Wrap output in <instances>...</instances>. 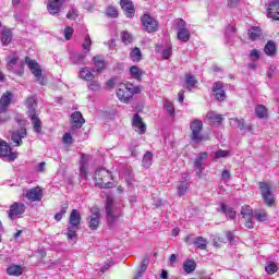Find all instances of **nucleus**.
Masks as SVG:
<instances>
[{
    "label": "nucleus",
    "instance_id": "338daca9",
    "mask_svg": "<svg viewBox=\"0 0 279 279\" xmlns=\"http://www.w3.org/2000/svg\"><path fill=\"white\" fill-rule=\"evenodd\" d=\"M240 0H228L229 8H239Z\"/></svg>",
    "mask_w": 279,
    "mask_h": 279
},
{
    "label": "nucleus",
    "instance_id": "b1692460",
    "mask_svg": "<svg viewBox=\"0 0 279 279\" xmlns=\"http://www.w3.org/2000/svg\"><path fill=\"white\" fill-rule=\"evenodd\" d=\"M217 210L226 215L228 219H234V217H236V211L232 207L226 206V203H221Z\"/></svg>",
    "mask_w": 279,
    "mask_h": 279
},
{
    "label": "nucleus",
    "instance_id": "5fc2aeb1",
    "mask_svg": "<svg viewBox=\"0 0 279 279\" xmlns=\"http://www.w3.org/2000/svg\"><path fill=\"white\" fill-rule=\"evenodd\" d=\"M189 190V183L185 181H182L180 185L178 186V194L182 197L184 193Z\"/></svg>",
    "mask_w": 279,
    "mask_h": 279
},
{
    "label": "nucleus",
    "instance_id": "864d4df0",
    "mask_svg": "<svg viewBox=\"0 0 279 279\" xmlns=\"http://www.w3.org/2000/svg\"><path fill=\"white\" fill-rule=\"evenodd\" d=\"M106 14H107V16H110L111 19H117V16H119V11L114 7H108Z\"/></svg>",
    "mask_w": 279,
    "mask_h": 279
},
{
    "label": "nucleus",
    "instance_id": "aec40b11",
    "mask_svg": "<svg viewBox=\"0 0 279 279\" xmlns=\"http://www.w3.org/2000/svg\"><path fill=\"white\" fill-rule=\"evenodd\" d=\"M120 5L125 14V16L128 19H133L134 16V3L132 2V0H121Z\"/></svg>",
    "mask_w": 279,
    "mask_h": 279
},
{
    "label": "nucleus",
    "instance_id": "4be33fe9",
    "mask_svg": "<svg viewBox=\"0 0 279 279\" xmlns=\"http://www.w3.org/2000/svg\"><path fill=\"white\" fill-rule=\"evenodd\" d=\"M231 125H233L234 128H239V130L244 133L252 132V130H254L252 128V124H245V120L239 118L231 119Z\"/></svg>",
    "mask_w": 279,
    "mask_h": 279
},
{
    "label": "nucleus",
    "instance_id": "3c124183",
    "mask_svg": "<svg viewBox=\"0 0 279 279\" xmlns=\"http://www.w3.org/2000/svg\"><path fill=\"white\" fill-rule=\"evenodd\" d=\"M265 269L271 276V275L276 274V271H278V266L276 265V263L270 262L267 264Z\"/></svg>",
    "mask_w": 279,
    "mask_h": 279
},
{
    "label": "nucleus",
    "instance_id": "4468645a",
    "mask_svg": "<svg viewBox=\"0 0 279 279\" xmlns=\"http://www.w3.org/2000/svg\"><path fill=\"white\" fill-rule=\"evenodd\" d=\"M71 132L72 134L75 132V130H80L84 123H86V120H84V116H82V112L75 111L71 114Z\"/></svg>",
    "mask_w": 279,
    "mask_h": 279
},
{
    "label": "nucleus",
    "instance_id": "8fccbe9b",
    "mask_svg": "<svg viewBox=\"0 0 279 279\" xmlns=\"http://www.w3.org/2000/svg\"><path fill=\"white\" fill-rule=\"evenodd\" d=\"M121 38H122V43H124V45H130V43H132V40H134V38L132 37V34H130L128 32H122Z\"/></svg>",
    "mask_w": 279,
    "mask_h": 279
},
{
    "label": "nucleus",
    "instance_id": "f3484780",
    "mask_svg": "<svg viewBox=\"0 0 279 279\" xmlns=\"http://www.w3.org/2000/svg\"><path fill=\"white\" fill-rule=\"evenodd\" d=\"M213 93L214 97L217 99V101H225L226 100V90H223V83L222 82H216L213 86Z\"/></svg>",
    "mask_w": 279,
    "mask_h": 279
},
{
    "label": "nucleus",
    "instance_id": "09e8293b",
    "mask_svg": "<svg viewBox=\"0 0 279 279\" xmlns=\"http://www.w3.org/2000/svg\"><path fill=\"white\" fill-rule=\"evenodd\" d=\"M8 70L14 71V66H16V62H19V57H8Z\"/></svg>",
    "mask_w": 279,
    "mask_h": 279
},
{
    "label": "nucleus",
    "instance_id": "e433bc0d",
    "mask_svg": "<svg viewBox=\"0 0 279 279\" xmlns=\"http://www.w3.org/2000/svg\"><path fill=\"white\" fill-rule=\"evenodd\" d=\"M241 215H242L243 219H250V218L254 217V209H252L250 207V205H244V206H242Z\"/></svg>",
    "mask_w": 279,
    "mask_h": 279
},
{
    "label": "nucleus",
    "instance_id": "4c0bfd02",
    "mask_svg": "<svg viewBox=\"0 0 279 279\" xmlns=\"http://www.w3.org/2000/svg\"><path fill=\"white\" fill-rule=\"evenodd\" d=\"M185 84L187 86V90H193V88L197 84V80H195V76H193V74H186L185 75Z\"/></svg>",
    "mask_w": 279,
    "mask_h": 279
},
{
    "label": "nucleus",
    "instance_id": "412c9836",
    "mask_svg": "<svg viewBox=\"0 0 279 279\" xmlns=\"http://www.w3.org/2000/svg\"><path fill=\"white\" fill-rule=\"evenodd\" d=\"M10 104H12V93L5 92L0 98V114L8 111Z\"/></svg>",
    "mask_w": 279,
    "mask_h": 279
},
{
    "label": "nucleus",
    "instance_id": "2eb2a0df",
    "mask_svg": "<svg viewBox=\"0 0 279 279\" xmlns=\"http://www.w3.org/2000/svg\"><path fill=\"white\" fill-rule=\"evenodd\" d=\"M27 136V129L21 128L17 131L13 132L11 135V141L16 145V147H21L23 145V138Z\"/></svg>",
    "mask_w": 279,
    "mask_h": 279
},
{
    "label": "nucleus",
    "instance_id": "37998d69",
    "mask_svg": "<svg viewBox=\"0 0 279 279\" xmlns=\"http://www.w3.org/2000/svg\"><path fill=\"white\" fill-rule=\"evenodd\" d=\"M198 250H206L208 246V241L202 236H197L193 242Z\"/></svg>",
    "mask_w": 279,
    "mask_h": 279
},
{
    "label": "nucleus",
    "instance_id": "393cba45",
    "mask_svg": "<svg viewBox=\"0 0 279 279\" xmlns=\"http://www.w3.org/2000/svg\"><path fill=\"white\" fill-rule=\"evenodd\" d=\"M72 64H86V53L84 52H72L70 54Z\"/></svg>",
    "mask_w": 279,
    "mask_h": 279
},
{
    "label": "nucleus",
    "instance_id": "c9c22d12",
    "mask_svg": "<svg viewBox=\"0 0 279 279\" xmlns=\"http://www.w3.org/2000/svg\"><path fill=\"white\" fill-rule=\"evenodd\" d=\"M260 36H263V33L258 26H254L253 28L248 29V38L251 40H258Z\"/></svg>",
    "mask_w": 279,
    "mask_h": 279
},
{
    "label": "nucleus",
    "instance_id": "c03bdc74",
    "mask_svg": "<svg viewBox=\"0 0 279 279\" xmlns=\"http://www.w3.org/2000/svg\"><path fill=\"white\" fill-rule=\"evenodd\" d=\"M267 56H274L276 53V43L269 40L264 49Z\"/></svg>",
    "mask_w": 279,
    "mask_h": 279
},
{
    "label": "nucleus",
    "instance_id": "7ed1b4c3",
    "mask_svg": "<svg viewBox=\"0 0 279 279\" xmlns=\"http://www.w3.org/2000/svg\"><path fill=\"white\" fill-rule=\"evenodd\" d=\"M94 180L98 189H112V182H110V180H112V173H110L106 168L97 169Z\"/></svg>",
    "mask_w": 279,
    "mask_h": 279
},
{
    "label": "nucleus",
    "instance_id": "a211bd4d",
    "mask_svg": "<svg viewBox=\"0 0 279 279\" xmlns=\"http://www.w3.org/2000/svg\"><path fill=\"white\" fill-rule=\"evenodd\" d=\"M132 124H133L135 132H137V134H145V132H147V125H145L143 123V118H141V116H138V113H136L133 117Z\"/></svg>",
    "mask_w": 279,
    "mask_h": 279
},
{
    "label": "nucleus",
    "instance_id": "0e129e2a",
    "mask_svg": "<svg viewBox=\"0 0 279 279\" xmlns=\"http://www.w3.org/2000/svg\"><path fill=\"white\" fill-rule=\"evenodd\" d=\"M15 121H16V123H19V125H22V128L25 126V119L23 118V116L16 114Z\"/></svg>",
    "mask_w": 279,
    "mask_h": 279
},
{
    "label": "nucleus",
    "instance_id": "de8ad7c7",
    "mask_svg": "<svg viewBox=\"0 0 279 279\" xmlns=\"http://www.w3.org/2000/svg\"><path fill=\"white\" fill-rule=\"evenodd\" d=\"M87 88L89 90H94V92H97V90H101V84H99V81H89V83L87 84Z\"/></svg>",
    "mask_w": 279,
    "mask_h": 279
},
{
    "label": "nucleus",
    "instance_id": "052dcab7",
    "mask_svg": "<svg viewBox=\"0 0 279 279\" xmlns=\"http://www.w3.org/2000/svg\"><path fill=\"white\" fill-rule=\"evenodd\" d=\"M129 86H130V92L132 93V97H134V95H140V93L143 90V87L141 86L132 87L131 84H129Z\"/></svg>",
    "mask_w": 279,
    "mask_h": 279
},
{
    "label": "nucleus",
    "instance_id": "423d86ee",
    "mask_svg": "<svg viewBox=\"0 0 279 279\" xmlns=\"http://www.w3.org/2000/svg\"><path fill=\"white\" fill-rule=\"evenodd\" d=\"M259 191L266 206H274V193H271V183L270 182H259Z\"/></svg>",
    "mask_w": 279,
    "mask_h": 279
},
{
    "label": "nucleus",
    "instance_id": "6e6552de",
    "mask_svg": "<svg viewBox=\"0 0 279 279\" xmlns=\"http://www.w3.org/2000/svg\"><path fill=\"white\" fill-rule=\"evenodd\" d=\"M141 21L145 32H148V34L158 32V27H159L158 21L154 19L151 15H149L148 13H145L141 17Z\"/></svg>",
    "mask_w": 279,
    "mask_h": 279
},
{
    "label": "nucleus",
    "instance_id": "f704fd0d",
    "mask_svg": "<svg viewBox=\"0 0 279 279\" xmlns=\"http://www.w3.org/2000/svg\"><path fill=\"white\" fill-rule=\"evenodd\" d=\"M206 119L210 121V123H218L220 125L221 121H223V118L221 114H217L215 111H209L206 116Z\"/></svg>",
    "mask_w": 279,
    "mask_h": 279
},
{
    "label": "nucleus",
    "instance_id": "ddd939ff",
    "mask_svg": "<svg viewBox=\"0 0 279 279\" xmlns=\"http://www.w3.org/2000/svg\"><path fill=\"white\" fill-rule=\"evenodd\" d=\"M44 195L45 193L43 192V189H40V186L32 187L25 193V197L26 199H28V202H40Z\"/></svg>",
    "mask_w": 279,
    "mask_h": 279
},
{
    "label": "nucleus",
    "instance_id": "4d7b16f0",
    "mask_svg": "<svg viewBox=\"0 0 279 279\" xmlns=\"http://www.w3.org/2000/svg\"><path fill=\"white\" fill-rule=\"evenodd\" d=\"M73 32L75 31L71 26L64 28V36L66 40H71V38H73Z\"/></svg>",
    "mask_w": 279,
    "mask_h": 279
},
{
    "label": "nucleus",
    "instance_id": "dca6fc26",
    "mask_svg": "<svg viewBox=\"0 0 279 279\" xmlns=\"http://www.w3.org/2000/svg\"><path fill=\"white\" fill-rule=\"evenodd\" d=\"M23 213H25V204L13 203L8 211L9 219H14V217H19L20 215H23Z\"/></svg>",
    "mask_w": 279,
    "mask_h": 279
},
{
    "label": "nucleus",
    "instance_id": "603ef678",
    "mask_svg": "<svg viewBox=\"0 0 279 279\" xmlns=\"http://www.w3.org/2000/svg\"><path fill=\"white\" fill-rule=\"evenodd\" d=\"M165 108H166L167 112L170 114V117H174L175 108L173 107V104L171 101L166 100Z\"/></svg>",
    "mask_w": 279,
    "mask_h": 279
},
{
    "label": "nucleus",
    "instance_id": "f257e3e1",
    "mask_svg": "<svg viewBox=\"0 0 279 279\" xmlns=\"http://www.w3.org/2000/svg\"><path fill=\"white\" fill-rule=\"evenodd\" d=\"M122 204L116 203L112 196H107L105 210L107 214V222L109 226H114L121 217Z\"/></svg>",
    "mask_w": 279,
    "mask_h": 279
},
{
    "label": "nucleus",
    "instance_id": "13d9d810",
    "mask_svg": "<svg viewBox=\"0 0 279 279\" xmlns=\"http://www.w3.org/2000/svg\"><path fill=\"white\" fill-rule=\"evenodd\" d=\"M250 58L251 60H253V62H256V60H260V51L253 49L250 53Z\"/></svg>",
    "mask_w": 279,
    "mask_h": 279
},
{
    "label": "nucleus",
    "instance_id": "39448f33",
    "mask_svg": "<svg viewBox=\"0 0 279 279\" xmlns=\"http://www.w3.org/2000/svg\"><path fill=\"white\" fill-rule=\"evenodd\" d=\"M175 25L178 29V33H177L178 40H180L181 43H189V40H191V29L186 27V23L184 22V20L178 19L175 21Z\"/></svg>",
    "mask_w": 279,
    "mask_h": 279
},
{
    "label": "nucleus",
    "instance_id": "a18cd8bd",
    "mask_svg": "<svg viewBox=\"0 0 279 279\" xmlns=\"http://www.w3.org/2000/svg\"><path fill=\"white\" fill-rule=\"evenodd\" d=\"M92 46H93V40H90V36L87 35L82 45L84 53H88V51H90Z\"/></svg>",
    "mask_w": 279,
    "mask_h": 279
},
{
    "label": "nucleus",
    "instance_id": "a878e982",
    "mask_svg": "<svg viewBox=\"0 0 279 279\" xmlns=\"http://www.w3.org/2000/svg\"><path fill=\"white\" fill-rule=\"evenodd\" d=\"M28 117L32 121V124H33V128H34L35 132L37 134H40L43 132V122L40 121V118H38V114L31 113V114H28Z\"/></svg>",
    "mask_w": 279,
    "mask_h": 279
},
{
    "label": "nucleus",
    "instance_id": "69168bd1",
    "mask_svg": "<svg viewBox=\"0 0 279 279\" xmlns=\"http://www.w3.org/2000/svg\"><path fill=\"white\" fill-rule=\"evenodd\" d=\"M245 219V228H247L248 230H252L254 228V221L251 218H244Z\"/></svg>",
    "mask_w": 279,
    "mask_h": 279
},
{
    "label": "nucleus",
    "instance_id": "680f3d73",
    "mask_svg": "<svg viewBox=\"0 0 279 279\" xmlns=\"http://www.w3.org/2000/svg\"><path fill=\"white\" fill-rule=\"evenodd\" d=\"M171 56H172L171 47H167L166 49L162 50V58H165V60H169Z\"/></svg>",
    "mask_w": 279,
    "mask_h": 279
},
{
    "label": "nucleus",
    "instance_id": "f03ea898",
    "mask_svg": "<svg viewBox=\"0 0 279 279\" xmlns=\"http://www.w3.org/2000/svg\"><path fill=\"white\" fill-rule=\"evenodd\" d=\"M82 225V215L80 210L73 209L70 215V220L68 225L66 236L69 241H73L77 243V231L80 230V226Z\"/></svg>",
    "mask_w": 279,
    "mask_h": 279
},
{
    "label": "nucleus",
    "instance_id": "2f4dec72",
    "mask_svg": "<svg viewBox=\"0 0 279 279\" xmlns=\"http://www.w3.org/2000/svg\"><path fill=\"white\" fill-rule=\"evenodd\" d=\"M8 276H23V267L19 265H11L7 268Z\"/></svg>",
    "mask_w": 279,
    "mask_h": 279
},
{
    "label": "nucleus",
    "instance_id": "58836bf2",
    "mask_svg": "<svg viewBox=\"0 0 279 279\" xmlns=\"http://www.w3.org/2000/svg\"><path fill=\"white\" fill-rule=\"evenodd\" d=\"M196 267H197V264H195V260H186L183 263V269L185 274H193Z\"/></svg>",
    "mask_w": 279,
    "mask_h": 279
},
{
    "label": "nucleus",
    "instance_id": "20e7f679",
    "mask_svg": "<svg viewBox=\"0 0 279 279\" xmlns=\"http://www.w3.org/2000/svg\"><path fill=\"white\" fill-rule=\"evenodd\" d=\"M190 129L191 141H193V143H202V141H204V134H202V131L204 130V123L202 122V120H193L190 123Z\"/></svg>",
    "mask_w": 279,
    "mask_h": 279
},
{
    "label": "nucleus",
    "instance_id": "72a5a7b5",
    "mask_svg": "<svg viewBox=\"0 0 279 279\" xmlns=\"http://www.w3.org/2000/svg\"><path fill=\"white\" fill-rule=\"evenodd\" d=\"M130 58L132 62H141V60H143V52H141V48H133L130 52Z\"/></svg>",
    "mask_w": 279,
    "mask_h": 279
},
{
    "label": "nucleus",
    "instance_id": "1a4fd4ad",
    "mask_svg": "<svg viewBox=\"0 0 279 279\" xmlns=\"http://www.w3.org/2000/svg\"><path fill=\"white\" fill-rule=\"evenodd\" d=\"M25 62L26 64H28V68L31 69L33 75L36 77V81L45 85V78H43V70L40 69V65H38L36 60H32L26 57Z\"/></svg>",
    "mask_w": 279,
    "mask_h": 279
},
{
    "label": "nucleus",
    "instance_id": "473e14b6",
    "mask_svg": "<svg viewBox=\"0 0 279 279\" xmlns=\"http://www.w3.org/2000/svg\"><path fill=\"white\" fill-rule=\"evenodd\" d=\"M11 43H12V31L10 29L2 31L1 45H3V47H8V45H10Z\"/></svg>",
    "mask_w": 279,
    "mask_h": 279
},
{
    "label": "nucleus",
    "instance_id": "774afa93",
    "mask_svg": "<svg viewBox=\"0 0 279 279\" xmlns=\"http://www.w3.org/2000/svg\"><path fill=\"white\" fill-rule=\"evenodd\" d=\"M221 178L222 180H230V171L228 170L222 171Z\"/></svg>",
    "mask_w": 279,
    "mask_h": 279
},
{
    "label": "nucleus",
    "instance_id": "6ab92c4d",
    "mask_svg": "<svg viewBox=\"0 0 279 279\" xmlns=\"http://www.w3.org/2000/svg\"><path fill=\"white\" fill-rule=\"evenodd\" d=\"M63 5H64V0H49L47 10L49 14L54 16V14H58V12H60Z\"/></svg>",
    "mask_w": 279,
    "mask_h": 279
},
{
    "label": "nucleus",
    "instance_id": "a19ab883",
    "mask_svg": "<svg viewBox=\"0 0 279 279\" xmlns=\"http://www.w3.org/2000/svg\"><path fill=\"white\" fill-rule=\"evenodd\" d=\"M255 113L259 119H267V108L263 105H257L255 107Z\"/></svg>",
    "mask_w": 279,
    "mask_h": 279
},
{
    "label": "nucleus",
    "instance_id": "9d476101",
    "mask_svg": "<svg viewBox=\"0 0 279 279\" xmlns=\"http://www.w3.org/2000/svg\"><path fill=\"white\" fill-rule=\"evenodd\" d=\"M117 97L122 101V104H130V99H132V92L130 90V84L121 83L117 90Z\"/></svg>",
    "mask_w": 279,
    "mask_h": 279
},
{
    "label": "nucleus",
    "instance_id": "c756f323",
    "mask_svg": "<svg viewBox=\"0 0 279 279\" xmlns=\"http://www.w3.org/2000/svg\"><path fill=\"white\" fill-rule=\"evenodd\" d=\"M144 73L145 71H143L141 68L136 65H132L130 68V74L133 77V80H136V82H141Z\"/></svg>",
    "mask_w": 279,
    "mask_h": 279
},
{
    "label": "nucleus",
    "instance_id": "c85d7f7f",
    "mask_svg": "<svg viewBox=\"0 0 279 279\" xmlns=\"http://www.w3.org/2000/svg\"><path fill=\"white\" fill-rule=\"evenodd\" d=\"M93 60H94L96 72L101 73V71L106 69V60H104V57L101 56H95Z\"/></svg>",
    "mask_w": 279,
    "mask_h": 279
},
{
    "label": "nucleus",
    "instance_id": "e2e57ef3",
    "mask_svg": "<svg viewBox=\"0 0 279 279\" xmlns=\"http://www.w3.org/2000/svg\"><path fill=\"white\" fill-rule=\"evenodd\" d=\"M63 143L65 145H71L73 143V136L71 135V133H65L63 135Z\"/></svg>",
    "mask_w": 279,
    "mask_h": 279
},
{
    "label": "nucleus",
    "instance_id": "7c9ffc66",
    "mask_svg": "<svg viewBox=\"0 0 279 279\" xmlns=\"http://www.w3.org/2000/svg\"><path fill=\"white\" fill-rule=\"evenodd\" d=\"M26 107L28 109L29 114H36V108L38 107V102H36V98L31 96L26 99Z\"/></svg>",
    "mask_w": 279,
    "mask_h": 279
},
{
    "label": "nucleus",
    "instance_id": "ea45409f",
    "mask_svg": "<svg viewBox=\"0 0 279 279\" xmlns=\"http://www.w3.org/2000/svg\"><path fill=\"white\" fill-rule=\"evenodd\" d=\"M154 158V154H151V151H147L142 160V165L143 167H145V169H149L151 167V161Z\"/></svg>",
    "mask_w": 279,
    "mask_h": 279
},
{
    "label": "nucleus",
    "instance_id": "79ce46f5",
    "mask_svg": "<svg viewBox=\"0 0 279 279\" xmlns=\"http://www.w3.org/2000/svg\"><path fill=\"white\" fill-rule=\"evenodd\" d=\"M149 263L147 262V259H144L137 270V274L135 275V277L133 279H140L143 277V274L145 271H147V267H148Z\"/></svg>",
    "mask_w": 279,
    "mask_h": 279
},
{
    "label": "nucleus",
    "instance_id": "49530a36",
    "mask_svg": "<svg viewBox=\"0 0 279 279\" xmlns=\"http://www.w3.org/2000/svg\"><path fill=\"white\" fill-rule=\"evenodd\" d=\"M80 173L81 178H84L85 180L88 178V172L86 171V159L84 157L81 159Z\"/></svg>",
    "mask_w": 279,
    "mask_h": 279
},
{
    "label": "nucleus",
    "instance_id": "6e6d98bb",
    "mask_svg": "<svg viewBox=\"0 0 279 279\" xmlns=\"http://www.w3.org/2000/svg\"><path fill=\"white\" fill-rule=\"evenodd\" d=\"M77 16H80V13L76 11L75 8H71L66 14V19H69L70 21H75Z\"/></svg>",
    "mask_w": 279,
    "mask_h": 279
},
{
    "label": "nucleus",
    "instance_id": "bb28decb",
    "mask_svg": "<svg viewBox=\"0 0 279 279\" xmlns=\"http://www.w3.org/2000/svg\"><path fill=\"white\" fill-rule=\"evenodd\" d=\"M254 219L256 221H259L260 223H265V221L269 220V214L265 211L264 209H255L253 214Z\"/></svg>",
    "mask_w": 279,
    "mask_h": 279
},
{
    "label": "nucleus",
    "instance_id": "5701e85b",
    "mask_svg": "<svg viewBox=\"0 0 279 279\" xmlns=\"http://www.w3.org/2000/svg\"><path fill=\"white\" fill-rule=\"evenodd\" d=\"M268 16L274 21H279V1L270 2L268 7Z\"/></svg>",
    "mask_w": 279,
    "mask_h": 279
},
{
    "label": "nucleus",
    "instance_id": "0eeeda50",
    "mask_svg": "<svg viewBox=\"0 0 279 279\" xmlns=\"http://www.w3.org/2000/svg\"><path fill=\"white\" fill-rule=\"evenodd\" d=\"M89 230H97L101 223V211L99 208L93 207L90 215L86 219Z\"/></svg>",
    "mask_w": 279,
    "mask_h": 279
},
{
    "label": "nucleus",
    "instance_id": "9b49d317",
    "mask_svg": "<svg viewBox=\"0 0 279 279\" xmlns=\"http://www.w3.org/2000/svg\"><path fill=\"white\" fill-rule=\"evenodd\" d=\"M208 159V153H199L194 159V169H196V173L198 178H204V161Z\"/></svg>",
    "mask_w": 279,
    "mask_h": 279
},
{
    "label": "nucleus",
    "instance_id": "f8f14e48",
    "mask_svg": "<svg viewBox=\"0 0 279 279\" xmlns=\"http://www.w3.org/2000/svg\"><path fill=\"white\" fill-rule=\"evenodd\" d=\"M0 158H8L9 160H16V153H12V148L5 141L0 140Z\"/></svg>",
    "mask_w": 279,
    "mask_h": 279
},
{
    "label": "nucleus",
    "instance_id": "cd10ccee",
    "mask_svg": "<svg viewBox=\"0 0 279 279\" xmlns=\"http://www.w3.org/2000/svg\"><path fill=\"white\" fill-rule=\"evenodd\" d=\"M78 77L81 80H84L85 82H90V81L95 80V74H93V72H90V69L82 68L80 70Z\"/></svg>",
    "mask_w": 279,
    "mask_h": 279
},
{
    "label": "nucleus",
    "instance_id": "bf43d9fd",
    "mask_svg": "<svg viewBox=\"0 0 279 279\" xmlns=\"http://www.w3.org/2000/svg\"><path fill=\"white\" fill-rule=\"evenodd\" d=\"M216 158H228L230 156V151L219 149L215 153Z\"/></svg>",
    "mask_w": 279,
    "mask_h": 279
}]
</instances>
